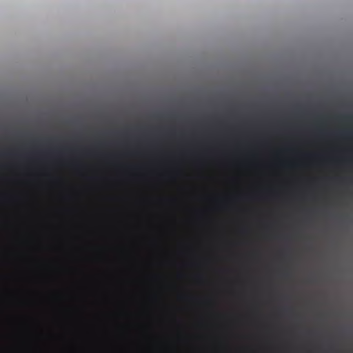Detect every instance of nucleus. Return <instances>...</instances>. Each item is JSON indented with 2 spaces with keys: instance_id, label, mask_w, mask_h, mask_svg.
<instances>
[{
  "instance_id": "f257e3e1",
  "label": "nucleus",
  "mask_w": 353,
  "mask_h": 353,
  "mask_svg": "<svg viewBox=\"0 0 353 353\" xmlns=\"http://www.w3.org/2000/svg\"><path fill=\"white\" fill-rule=\"evenodd\" d=\"M351 118H352L351 116H345V117H344V119H348V120L350 119Z\"/></svg>"
},
{
  "instance_id": "f03ea898",
  "label": "nucleus",
  "mask_w": 353,
  "mask_h": 353,
  "mask_svg": "<svg viewBox=\"0 0 353 353\" xmlns=\"http://www.w3.org/2000/svg\"><path fill=\"white\" fill-rule=\"evenodd\" d=\"M350 132H349L343 133V135H350Z\"/></svg>"
}]
</instances>
